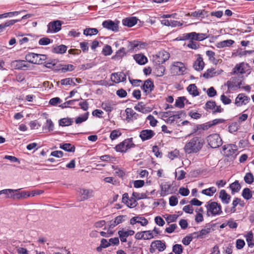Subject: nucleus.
Wrapping results in <instances>:
<instances>
[{
	"label": "nucleus",
	"mask_w": 254,
	"mask_h": 254,
	"mask_svg": "<svg viewBox=\"0 0 254 254\" xmlns=\"http://www.w3.org/2000/svg\"><path fill=\"white\" fill-rule=\"evenodd\" d=\"M178 202V200L176 196H172L169 198V204L172 206H176Z\"/></svg>",
	"instance_id": "obj_61"
},
{
	"label": "nucleus",
	"mask_w": 254,
	"mask_h": 254,
	"mask_svg": "<svg viewBox=\"0 0 254 254\" xmlns=\"http://www.w3.org/2000/svg\"><path fill=\"white\" fill-rule=\"evenodd\" d=\"M48 26V32H57L61 29V22L59 20H56L50 23Z\"/></svg>",
	"instance_id": "obj_19"
},
{
	"label": "nucleus",
	"mask_w": 254,
	"mask_h": 254,
	"mask_svg": "<svg viewBox=\"0 0 254 254\" xmlns=\"http://www.w3.org/2000/svg\"><path fill=\"white\" fill-rule=\"evenodd\" d=\"M179 155V150L175 149L174 151L169 153L168 156L170 159L173 160L174 158L177 157Z\"/></svg>",
	"instance_id": "obj_62"
},
{
	"label": "nucleus",
	"mask_w": 254,
	"mask_h": 254,
	"mask_svg": "<svg viewBox=\"0 0 254 254\" xmlns=\"http://www.w3.org/2000/svg\"><path fill=\"white\" fill-rule=\"evenodd\" d=\"M67 50V47L65 45H61L60 46L53 47L52 52L56 54H64Z\"/></svg>",
	"instance_id": "obj_36"
},
{
	"label": "nucleus",
	"mask_w": 254,
	"mask_h": 254,
	"mask_svg": "<svg viewBox=\"0 0 254 254\" xmlns=\"http://www.w3.org/2000/svg\"><path fill=\"white\" fill-rule=\"evenodd\" d=\"M173 251L176 254H181L183 252L182 245L179 244L175 245L173 247Z\"/></svg>",
	"instance_id": "obj_54"
},
{
	"label": "nucleus",
	"mask_w": 254,
	"mask_h": 254,
	"mask_svg": "<svg viewBox=\"0 0 254 254\" xmlns=\"http://www.w3.org/2000/svg\"><path fill=\"white\" fill-rule=\"evenodd\" d=\"M219 198L223 203L228 204L230 201L231 196L225 190H222L219 192Z\"/></svg>",
	"instance_id": "obj_26"
},
{
	"label": "nucleus",
	"mask_w": 254,
	"mask_h": 254,
	"mask_svg": "<svg viewBox=\"0 0 254 254\" xmlns=\"http://www.w3.org/2000/svg\"><path fill=\"white\" fill-rule=\"evenodd\" d=\"M196 33L195 32H191L190 33H187L185 35H184V38L185 39H191V40H196Z\"/></svg>",
	"instance_id": "obj_59"
},
{
	"label": "nucleus",
	"mask_w": 254,
	"mask_h": 254,
	"mask_svg": "<svg viewBox=\"0 0 254 254\" xmlns=\"http://www.w3.org/2000/svg\"><path fill=\"white\" fill-rule=\"evenodd\" d=\"M234 43V41L233 40H227L218 42L216 44V46L218 48H223L226 47H229L231 46Z\"/></svg>",
	"instance_id": "obj_35"
},
{
	"label": "nucleus",
	"mask_w": 254,
	"mask_h": 254,
	"mask_svg": "<svg viewBox=\"0 0 254 254\" xmlns=\"http://www.w3.org/2000/svg\"><path fill=\"white\" fill-rule=\"evenodd\" d=\"M223 71L221 69L216 71L214 68H210L206 70L203 76L206 78H209L220 74Z\"/></svg>",
	"instance_id": "obj_22"
},
{
	"label": "nucleus",
	"mask_w": 254,
	"mask_h": 254,
	"mask_svg": "<svg viewBox=\"0 0 254 254\" xmlns=\"http://www.w3.org/2000/svg\"><path fill=\"white\" fill-rule=\"evenodd\" d=\"M134 109L139 112L143 113H146L151 111V108L146 107L142 102L139 103L134 107Z\"/></svg>",
	"instance_id": "obj_34"
},
{
	"label": "nucleus",
	"mask_w": 254,
	"mask_h": 254,
	"mask_svg": "<svg viewBox=\"0 0 254 254\" xmlns=\"http://www.w3.org/2000/svg\"><path fill=\"white\" fill-rule=\"evenodd\" d=\"M125 112L126 114V120L127 122L137 119V115L132 109L127 108Z\"/></svg>",
	"instance_id": "obj_24"
},
{
	"label": "nucleus",
	"mask_w": 254,
	"mask_h": 254,
	"mask_svg": "<svg viewBox=\"0 0 254 254\" xmlns=\"http://www.w3.org/2000/svg\"><path fill=\"white\" fill-rule=\"evenodd\" d=\"M249 70L250 67L248 64L243 62L236 64L233 71L236 74H243L247 72Z\"/></svg>",
	"instance_id": "obj_14"
},
{
	"label": "nucleus",
	"mask_w": 254,
	"mask_h": 254,
	"mask_svg": "<svg viewBox=\"0 0 254 254\" xmlns=\"http://www.w3.org/2000/svg\"><path fill=\"white\" fill-rule=\"evenodd\" d=\"M133 59L136 63L140 65L145 64L148 61L147 58L144 55L141 54H135L133 56Z\"/></svg>",
	"instance_id": "obj_27"
},
{
	"label": "nucleus",
	"mask_w": 254,
	"mask_h": 254,
	"mask_svg": "<svg viewBox=\"0 0 254 254\" xmlns=\"http://www.w3.org/2000/svg\"><path fill=\"white\" fill-rule=\"evenodd\" d=\"M118 233L119 236L127 238L129 236H132L134 234V231L132 230L122 228L118 231Z\"/></svg>",
	"instance_id": "obj_33"
},
{
	"label": "nucleus",
	"mask_w": 254,
	"mask_h": 254,
	"mask_svg": "<svg viewBox=\"0 0 254 254\" xmlns=\"http://www.w3.org/2000/svg\"><path fill=\"white\" fill-rule=\"evenodd\" d=\"M129 224L131 225L139 224L141 226H146L148 224V221L145 217L138 215L132 217L129 220Z\"/></svg>",
	"instance_id": "obj_15"
},
{
	"label": "nucleus",
	"mask_w": 254,
	"mask_h": 254,
	"mask_svg": "<svg viewBox=\"0 0 254 254\" xmlns=\"http://www.w3.org/2000/svg\"><path fill=\"white\" fill-rule=\"evenodd\" d=\"M11 66L15 69L25 70L30 66L26 61L23 60H15L11 63Z\"/></svg>",
	"instance_id": "obj_12"
},
{
	"label": "nucleus",
	"mask_w": 254,
	"mask_h": 254,
	"mask_svg": "<svg viewBox=\"0 0 254 254\" xmlns=\"http://www.w3.org/2000/svg\"><path fill=\"white\" fill-rule=\"evenodd\" d=\"M217 191V189L214 187H210L208 189L203 190L201 193L208 196H212Z\"/></svg>",
	"instance_id": "obj_37"
},
{
	"label": "nucleus",
	"mask_w": 254,
	"mask_h": 254,
	"mask_svg": "<svg viewBox=\"0 0 254 254\" xmlns=\"http://www.w3.org/2000/svg\"><path fill=\"white\" fill-rule=\"evenodd\" d=\"M106 224V222L104 220H100L94 223V227L96 229H99L103 226H104Z\"/></svg>",
	"instance_id": "obj_60"
},
{
	"label": "nucleus",
	"mask_w": 254,
	"mask_h": 254,
	"mask_svg": "<svg viewBox=\"0 0 254 254\" xmlns=\"http://www.w3.org/2000/svg\"><path fill=\"white\" fill-rule=\"evenodd\" d=\"M154 85L153 82L150 80H146L143 86L142 89L146 93H149L153 88Z\"/></svg>",
	"instance_id": "obj_30"
},
{
	"label": "nucleus",
	"mask_w": 254,
	"mask_h": 254,
	"mask_svg": "<svg viewBox=\"0 0 254 254\" xmlns=\"http://www.w3.org/2000/svg\"><path fill=\"white\" fill-rule=\"evenodd\" d=\"M220 99L222 103L225 105H228L231 103V100L224 94L221 96Z\"/></svg>",
	"instance_id": "obj_63"
},
{
	"label": "nucleus",
	"mask_w": 254,
	"mask_h": 254,
	"mask_svg": "<svg viewBox=\"0 0 254 254\" xmlns=\"http://www.w3.org/2000/svg\"><path fill=\"white\" fill-rule=\"evenodd\" d=\"M230 188L234 192H238L241 189V186L238 181H236L230 185Z\"/></svg>",
	"instance_id": "obj_49"
},
{
	"label": "nucleus",
	"mask_w": 254,
	"mask_h": 254,
	"mask_svg": "<svg viewBox=\"0 0 254 254\" xmlns=\"http://www.w3.org/2000/svg\"><path fill=\"white\" fill-rule=\"evenodd\" d=\"M19 21L18 20H10L7 21L4 23H2L0 25V33L2 32L6 27H8L9 26L15 24L16 22Z\"/></svg>",
	"instance_id": "obj_41"
},
{
	"label": "nucleus",
	"mask_w": 254,
	"mask_h": 254,
	"mask_svg": "<svg viewBox=\"0 0 254 254\" xmlns=\"http://www.w3.org/2000/svg\"><path fill=\"white\" fill-rule=\"evenodd\" d=\"M111 79L115 83H119L126 80V75L122 72L114 73L111 76Z\"/></svg>",
	"instance_id": "obj_18"
},
{
	"label": "nucleus",
	"mask_w": 254,
	"mask_h": 254,
	"mask_svg": "<svg viewBox=\"0 0 254 254\" xmlns=\"http://www.w3.org/2000/svg\"><path fill=\"white\" fill-rule=\"evenodd\" d=\"M227 85L228 89L232 90H235L241 87V82H237L236 79H232V80L227 82Z\"/></svg>",
	"instance_id": "obj_31"
},
{
	"label": "nucleus",
	"mask_w": 254,
	"mask_h": 254,
	"mask_svg": "<svg viewBox=\"0 0 254 254\" xmlns=\"http://www.w3.org/2000/svg\"><path fill=\"white\" fill-rule=\"evenodd\" d=\"M166 221L168 223L173 222L176 221L178 218V215L176 214L173 215H166L164 216Z\"/></svg>",
	"instance_id": "obj_52"
},
{
	"label": "nucleus",
	"mask_w": 254,
	"mask_h": 254,
	"mask_svg": "<svg viewBox=\"0 0 254 254\" xmlns=\"http://www.w3.org/2000/svg\"><path fill=\"white\" fill-rule=\"evenodd\" d=\"M88 118V113H85L83 115L76 118L75 122L76 124H80L86 121Z\"/></svg>",
	"instance_id": "obj_46"
},
{
	"label": "nucleus",
	"mask_w": 254,
	"mask_h": 254,
	"mask_svg": "<svg viewBox=\"0 0 254 254\" xmlns=\"http://www.w3.org/2000/svg\"><path fill=\"white\" fill-rule=\"evenodd\" d=\"M208 144L213 148L218 147L222 144V139L219 134L215 133L210 135L207 137Z\"/></svg>",
	"instance_id": "obj_8"
},
{
	"label": "nucleus",
	"mask_w": 254,
	"mask_h": 254,
	"mask_svg": "<svg viewBox=\"0 0 254 254\" xmlns=\"http://www.w3.org/2000/svg\"><path fill=\"white\" fill-rule=\"evenodd\" d=\"M102 52L105 56L110 55L112 53V50L111 46L106 45L103 48Z\"/></svg>",
	"instance_id": "obj_55"
},
{
	"label": "nucleus",
	"mask_w": 254,
	"mask_h": 254,
	"mask_svg": "<svg viewBox=\"0 0 254 254\" xmlns=\"http://www.w3.org/2000/svg\"><path fill=\"white\" fill-rule=\"evenodd\" d=\"M76 82L78 83H81V79L76 78H66L61 80V84L64 85L75 86L76 84Z\"/></svg>",
	"instance_id": "obj_20"
},
{
	"label": "nucleus",
	"mask_w": 254,
	"mask_h": 254,
	"mask_svg": "<svg viewBox=\"0 0 254 254\" xmlns=\"http://www.w3.org/2000/svg\"><path fill=\"white\" fill-rule=\"evenodd\" d=\"M195 212L196 213V215L195 216V221H196V222L200 223L201 222H202L203 220V210L202 208L200 207L196 209Z\"/></svg>",
	"instance_id": "obj_32"
},
{
	"label": "nucleus",
	"mask_w": 254,
	"mask_h": 254,
	"mask_svg": "<svg viewBox=\"0 0 254 254\" xmlns=\"http://www.w3.org/2000/svg\"><path fill=\"white\" fill-rule=\"evenodd\" d=\"M114 104L109 102H103L102 104V108L108 112H111L114 109Z\"/></svg>",
	"instance_id": "obj_40"
},
{
	"label": "nucleus",
	"mask_w": 254,
	"mask_h": 254,
	"mask_svg": "<svg viewBox=\"0 0 254 254\" xmlns=\"http://www.w3.org/2000/svg\"><path fill=\"white\" fill-rule=\"evenodd\" d=\"M73 121L69 118H64L59 121V124L60 126L66 127L69 126L72 124Z\"/></svg>",
	"instance_id": "obj_38"
},
{
	"label": "nucleus",
	"mask_w": 254,
	"mask_h": 254,
	"mask_svg": "<svg viewBox=\"0 0 254 254\" xmlns=\"http://www.w3.org/2000/svg\"><path fill=\"white\" fill-rule=\"evenodd\" d=\"M179 192L183 196H188L189 194L190 190L187 188L181 187L179 189Z\"/></svg>",
	"instance_id": "obj_64"
},
{
	"label": "nucleus",
	"mask_w": 254,
	"mask_h": 254,
	"mask_svg": "<svg viewBox=\"0 0 254 254\" xmlns=\"http://www.w3.org/2000/svg\"><path fill=\"white\" fill-rule=\"evenodd\" d=\"M98 32L96 28H86L84 31L83 34L86 36H92L96 35Z\"/></svg>",
	"instance_id": "obj_45"
},
{
	"label": "nucleus",
	"mask_w": 254,
	"mask_h": 254,
	"mask_svg": "<svg viewBox=\"0 0 254 254\" xmlns=\"http://www.w3.org/2000/svg\"><path fill=\"white\" fill-rule=\"evenodd\" d=\"M250 98L244 93H240L235 100V105L237 107L246 105L250 101Z\"/></svg>",
	"instance_id": "obj_10"
},
{
	"label": "nucleus",
	"mask_w": 254,
	"mask_h": 254,
	"mask_svg": "<svg viewBox=\"0 0 254 254\" xmlns=\"http://www.w3.org/2000/svg\"><path fill=\"white\" fill-rule=\"evenodd\" d=\"M155 135L154 132L151 129L142 130L139 134L141 139L144 141L151 139Z\"/></svg>",
	"instance_id": "obj_21"
},
{
	"label": "nucleus",
	"mask_w": 254,
	"mask_h": 254,
	"mask_svg": "<svg viewBox=\"0 0 254 254\" xmlns=\"http://www.w3.org/2000/svg\"><path fill=\"white\" fill-rule=\"evenodd\" d=\"M134 146L132 138H127L118 144L115 147V149L118 152H126L128 149L133 147Z\"/></svg>",
	"instance_id": "obj_5"
},
{
	"label": "nucleus",
	"mask_w": 254,
	"mask_h": 254,
	"mask_svg": "<svg viewBox=\"0 0 254 254\" xmlns=\"http://www.w3.org/2000/svg\"><path fill=\"white\" fill-rule=\"evenodd\" d=\"M186 70L184 64L182 62H175L170 65L171 73L175 75L183 74Z\"/></svg>",
	"instance_id": "obj_4"
},
{
	"label": "nucleus",
	"mask_w": 254,
	"mask_h": 254,
	"mask_svg": "<svg viewBox=\"0 0 254 254\" xmlns=\"http://www.w3.org/2000/svg\"><path fill=\"white\" fill-rule=\"evenodd\" d=\"M47 59L45 55L29 53L25 56L26 60L30 63L34 64H41Z\"/></svg>",
	"instance_id": "obj_3"
},
{
	"label": "nucleus",
	"mask_w": 254,
	"mask_h": 254,
	"mask_svg": "<svg viewBox=\"0 0 254 254\" xmlns=\"http://www.w3.org/2000/svg\"><path fill=\"white\" fill-rule=\"evenodd\" d=\"M103 26L109 30H111L113 31H116L118 30V24L111 21L106 20L103 22Z\"/></svg>",
	"instance_id": "obj_23"
},
{
	"label": "nucleus",
	"mask_w": 254,
	"mask_h": 254,
	"mask_svg": "<svg viewBox=\"0 0 254 254\" xmlns=\"http://www.w3.org/2000/svg\"><path fill=\"white\" fill-rule=\"evenodd\" d=\"M137 22V19L135 17L127 18L123 20V24L125 26L131 27L135 25Z\"/></svg>",
	"instance_id": "obj_29"
},
{
	"label": "nucleus",
	"mask_w": 254,
	"mask_h": 254,
	"mask_svg": "<svg viewBox=\"0 0 254 254\" xmlns=\"http://www.w3.org/2000/svg\"><path fill=\"white\" fill-rule=\"evenodd\" d=\"M81 201H84L94 196V192L91 189H81L79 191Z\"/></svg>",
	"instance_id": "obj_13"
},
{
	"label": "nucleus",
	"mask_w": 254,
	"mask_h": 254,
	"mask_svg": "<svg viewBox=\"0 0 254 254\" xmlns=\"http://www.w3.org/2000/svg\"><path fill=\"white\" fill-rule=\"evenodd\" d=\"M60 147L66 151L74 152L75 147L70 143H65L64 144H60Z\"/></svg>",
	"instance_id": "obj_44"
},
{
	"label": "nucleus",
	"mask_w": 254,
	"mask_h": 254,
	"mask_svg": "<svg viewBox=\"0 0 254 254\" xmlns=\"http://www.w3.org/2000/svg\"><path fill=\"white\" fill-rule=\"evenodd\" d=\"M74 66L72 64L62 65L60 68L62 72L71 71L74 70Z\"/></svg>",
	"instance_id": "obj_50"
},
{
	"label": "nucleus",
	"mask_w": 254,
	"mask_h": 254,
	"mask_svg": "<svg viewBox=\"0 0 254 254\" xmlns=\"http://www.w3.org/2000/svg\"><path fill=\"white\" fill-rule=\"evenodd\" d=\"M151 247L152 248L154 247V249H157L159 252H162L166 249L165 244L159 240H156L153 242L151 244Z\"/></svg>",
	"instance_id": "obj_28"
},
{
	"label": "nucleus",
	"mask_w": 254,
	"mask_h": 254,
	"mask_svg": "<svg viewBox=\"0 0 254 254\" xmlns=\"http://www.w3.org/2000/svg\"><path fill=\"white\" fill-rule=\"evenodd\" d=\"M147 119L149 121L150 125L152 127H155L156 126L157 123V121L154 118V117L150 115H149Z\"/></svg>",
	"instance_id": "obj_58"
},
{
	"label": "nucleus",
	"mask_w": 254,
	"mask_h": 254,
	"mask_svg": "<svg viewBox=\"0 0 254 254\" xmlns=\"http://www.w3.org/2000/svg\"><path fill=\"white\" fill-rule=\"evenodd\" d=\"M215 108V103L213 101H208L205 104V109L213 110Z\"/></svg>",
	"instance_id": "obj_57"
},
{
	"label": "nucleus",
	"mask_w": 254,
	"mask_h": 254,
	"mask_svg": "<svg viewBox=\"0 0 254 254\" xmlns=\"http://www.w3.org/2000/svg\"><path fill=\"white\" fill-rule=\"evenodd\" d=\"M204 143L202 138L194 136L186 143L184 148V151L188 154L197 153L202 149Z\"/></svg>",
	"instance_id": "obj_1"
},
{
	"label": "nucleus",
	"mask_w": 254,
	"mask_h": 254,
	"mask_svg": "<svg viewBox=\"0 0 254 254\" xmlns=\"http://www.w3.org/2000/svg\"><path fill=\"white\" fill-rule=\"evenodd\" d=\"M147 45L138 41L128 42L127 45L128 51L131 53L136 52L139 50L145 49Z\"/></svg>",
	"instance_id": "obj_6"
},
{
	"label": "nucleus",
	"mask_w": 254,
	"mask_h": 254,
	"mask_svg": "<svg viewBox=\"0 0 254 254\" xmlns=\"http://www.w3.org/2000/svg\"><path fill=\"white\" fill-rule=\"evenodd\" d=\"M205 206L207 216H215L220 215L222 213L221 205L216 202L209 201L206 203Z\"/></svg>",
	"instance_id": "obj_2"
},
{
	"label": "nucleus",
	"mask_w": 254,
	"mask_h": 254,
	"mask_svg": "<svg viewBox=\"0 0 254 254\" xmlns=\"http://www.w3.org/2000/svg\"><path fill=\"white\" fill-rule=\"evenodd\" d=\"M160 188L161 191L160 194L162 196H165L169 194L173 193V191L171 189L172 186L168 182L161 184Z\"/></svg>",
	"instance_id": "obj_17"
},
{
	"label": "nucleus",
	"mask_w": 254,
	"mask_h": 254,
	"mask_svg": "<svg viewBox=\"0 0 254 254\" xmlns=\"http://www.w3.org/2000/svg\"><path fill=\"white\" fill-rule=\"evenodd\" d=\"M153 231L151 230L137 232L135 235V238L137 240H150L154 238Z\"/></svg>",
	"instance_id": "obj_11"
},
{
	"label": "nucleus",
	"mask_w": 254,
	"mask_h": 254,
	"mask_svg": "<svg viewBox=\"0 0 254 254\" xmlns=\"http://www.w3.org/2000/svg\"><path fill=\"white\" fill-rule=\"evenodd\" d=\"M44 128L45 129L47 130L48 132H50L54 129V125L51 120H47Z\"/></svg>",
	"instance_id": "obj_47"
},
{
	"label": "nucleus",
	"mask_w": 254,
	"mask_h": 254,
	"mask_svg": "<svg viewBox=\"0 0 254 254\" xmlns=\"http://www.w3.org/2000/svg\"><path fill=\"white\" fill-rule=\"evenodd\" d=\"M187 90L189 93L192 95L193 96H196L199 94L197 87L194 84L190 85L187 88Z\"/></svg>",
	"instance_id": "obj_39"
},
{
	"label": "nucleus",
	"mask_w": 254,
	"mask_h": 254,
	"mask_svg": "<svg viewBox=\"0 0 254 254\" xmlns=\"http://www.w3.org/2000/svg\"><path fill=\"white\" fill-rule=\"evenodd\" d=\"M15 191L16 190H13V189H5L0 190V195L3 194L6 195V198H12L13 193H14Z\"/></svg>",
	"instance_id": "obj_43"
},
{
	"label": "nucleus",
	"mask_w": 254,
	"mask_h": 254,
	"mask_svg": "<svg viewBox=\"0 0 254 254\" xmlns=\"http://www.w3.org/2000/svg\"><path fill=\"white\" fill-rule=\"evenodd\" d=\"M51 43V40L47 37L42 38L40 39L39 41V44L40 45H47Z\"/></svg>",
	"instance_id": "obj_56"
},
{
	"label": "nucleus",
	"mask_w": 254,
	"mask_h": 254,
	"mask_svg": "<svg viewBox=\"0 0 254 254\" xmlns=\"http://www.w3.org/2000/svg\"><path fill=\"white\" fill-rule=\"evenodd\" d=\"M187 100L185 97H178L175 102V106L179 108H183L185 106L184 102Z\"/></svg>",
	"instance_id": "obj_42"
},
{
	"label": "nucleus",
	"mask_w": 254,
	"mask_h": 254,
	"mask_svg": "<svg viewBox=\"0 0 254 254\" xmlns=\"http://www.w3.org/2000/svg\"><path fill=\"white\" fill-rule=\"evenodd\" d=\"M122 135V133L120 130L115 129L111 131L110 138L112 140H115Z\"/></svg>",
	"instance_id": "obj_48"
},
{
	"label": "nucleus",
	"mask_w": 254,
	"mask_h": 254,
	"mask_svg": "<svg viewBox=\"0 0 254 254\" xmlns=\"http://www.w3.org/2000/svg\"><path fill=\"white\" fill-rule=\"evenodd\" d=\"M136 194H137V193L133 192L132 194V196L129 198L128 194L127 193H125L123 195L122 201L128 207L130 208H133L137 205Z\"/></svg>",
	"instance_id": "obj_9"
},
{
	"label": "nucleus",
	"mask_w": 254,
	"mask_h": 254,
	"mask_svg": "<svg viewBox=\"0 0 254 254\" xmlns=\"http://www.w3.org/2000/svg\"><path fill=\"white\" fill-rule=\"evenodd\" d=\"M237 148L235 146L228 145L224 148V153L226 156L231 157L234 159L237 155Z\"/></svg>",
	"instance_id": "obj_16"
},
{
	"label": "nucleus",
	"mask_w": 254,
	"mask_h": 254,
	"mask_svg": "<svg viewBox=\"0 0 254 254\" xmlns=\"http://www.w3.org/2000/svg\"><path fill=\"white\" fill-rule=\"evenodd\" d=\"M244 180L247 184H251L254 182V176L251 173H247L244 177Z\"/></svg>",
	"instance_id": "obj_53"
},
{
	"label": "nucleus",
	"mask_w": 254,
	"mask_h": 254,
	"mask_svg": "<svg viewBox=\"0 0 254 254\" xmlns=\"http://www.w3.org/2000/svg\"><path fill=\"white\" fill-rule=\"evenodd\" d=\"M170 58V54L165 51H161L153 56V62L157 64H160L165 63Z\"/></svg>",
	"instance_id": "obj_7"
},
{
	"label": "nucleus",
	"mask_w": 254,
	"mask_h": 254,
	"mask_svg": "<svg viewBox=\"0 0 254 254\" xmlns=\"http://www.w3.org/2000/svg\"><path fill=\"white\" fill-rule=\"evenodd\" d=\"M242 196L246 199H249L252 197V191L248 188L244 189L242 192Z\"/></svg>",
	"instance_id": "obj_51"
},
{
	"label": "nucleus",
	"mask_w": 254,
	"mask_h": 254,
	"mask_svg": "<svg viewBox=\"0 0 254 254\" xmlns=\"http://www.w3.org/2000/svg\"><path fill=\"white\" fill-rule=\"evenodd\" d=\"M204 66V63L202 57L199 55L193 64L194 69L198 71L202 70Z\"/></svg>",
	"instance_id": "obj_25"
}]
</instances>
